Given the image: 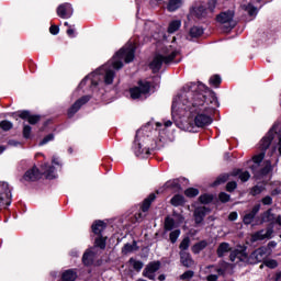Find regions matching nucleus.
I'll list each match as a JSON object with an SVG mask.
<instances>
[{"instance_id":"11","label":"nucleus","mask_w":281,"mask_h":281,"mask_svg":"<svg viewBox=\"0 0 281 281\" xmlns=\"http://www.w3.org/2000/svg\"><path fill=\"white\" fill-rule=\"evenodd\" d=\"M212 212V209L207 206H198L193 211V221L196 226L203 225V221H205V216Z\"/></svg>"},{"instance_id":"26","label":"nucleus","mask_w":281,"mask_h":281,"mask_svg":"<svg viewBox=\"0 0 281 281\" xmlns=\"http://www.w3.org/2000/svg\"><path fill=\"white\" fill-rule=\"evenodd\" d=\"M183 5V0H169L167 3V12H177Z\"/></svg>"},{"instance_id":"37","label":"nucleus","mask_w":281,"mask_h":281,"mask_svg":"<svg viewBox=\"0 0 281 281\" xmlns=\"http://www.w3.org/2000/svg\"><path fill=\"white\" fill-rule=\"evenodd\" d=\"M199 189L194 187H190L184 190V196H187L188 199H194L195 196H199Z\"/></svg>"},{"instance_id":"5","label":"nucleus","mask_w":281,"mask_h":281,"mask_svg":"<svg viewBox=\"0 0 281 281\" xmlns=\"http://www.w3.org/2000/svg\"><path fill=\"white\" fill-rule=\"evenodd\" d=\"M276 131H278V124H273L268 133L261 138L259 143V149L261 153L252 157L254 164H257L258 166L259 164H262L265 155H267V150H269L273 139H276Z\"/></svg>"},{"instance_id":"4","label":"nucleus","mask_w":281,"mask_h":281,"mask_svg":"<svg viewBox=\"0 0 281 281\" xmlns=\"http://www.w3.org/2000/svg\"><path fill=\"white\" fill-rule=\"evenodd\" d=\"M128 65V63H133L135 60V46L130 45L127 47H122L120 50L115 53L112 59V67L116 71H120L122 67H124V63Z\"/></svg>"},{"instance_id":"51","label":"nucleus","mask_w":281,"mask_h":281,"mask_svg":"<svg viewBox=\"0 0 281 281\" xmlns=\"http://www.w3.org/2000/svg\"><path fill=\"white\" fill-rule=\"evenodd\" d=\"M49 142H54V134L46 135L41 142L40 146H45V144H49Z\"/></svg>"},{"instance_id":"58","label":"nucleus","mask_w":281,"mask_h":281,"mask_svg":"<svg viewBox=\"0 0 281 281\" xmlns=\"http://www.w3.org/2000/svg\"><path fill=\"white\" fill-rule=\"evenodd\" d=\"M243 171V169H234L232 172H229V179L231 177H240V172Z\"/></svg>"},{"instance_id":"7","label":"nucleus","mask_w":281,"mask_h":281,"mask_svg":"<svg viewBox=\"0 0 281 281\" xmlns=\"http://www.w3.org/2000/svg\"><path fill=\"white\" fill-rule=\"evenodd\" d=\"M11 117H13V120H24V122H29V124H31V126H36V124H38V122H41L42 120V115L41 114H32V111L30 110H19L15 112H12Z\"/></svg>"},{"instance_id":"50","label":"nucleus","mask_w":281,"mask_h":281,"mask_svg":"<svg viewBox=\"0 0 281 281\" xmlns=\"http://www.w3.org/2000/svg\"><path fill=\"white\" fill-rule=\"evenodd\" d=\"M194 278V272L192 270H187L180 276V280H192Z\"/></svg>"},{"instance_id":"52","label":"nucleus","mask_w":281,"mask_h":281,"mask_svg":"<svg viewBox=\"0 0 281 281\" xmlns=\"http://www.w3.org/2000/svg\"><path fill=\"white\" fill-rule=\"evenodd\" d=\"M239 179L243 183H246L248 179H251V175L249 173V171H241L239 173Z\"/></svg>"},{"instance_id":"2","label":"nucleus","mask_w":281,"mask_h":281,"mask_svg":"<svg viewBox=\"0 0 281 281\" xmlns=\"http://www.w3.org/2000/svg\"><path fill=\"white\" fill-rule=\"evenodd\" d=\"M179 56L178 49H172V46H165L161 48V53H156L153 60L149 63V69L151 74H159L164 65H170L175 63V58Z\"/></svg>"},{"instance_id":"25","label":"nucleus","mask_w":281,"mask_h":281,"mask_svg":"<svg viewBox=\"0 0 281 281\" xmlns=\"http://www.w3.org/2000/svg\"><path fill=\"white\" fill-rule=\"evenodd\" d=\"M42 170H44L42 173L45 175L46 179H54V170H56V168L49 165V162H44L42 165Z\"/></svg>"},{"instance_id":"6","label":"nucleus","mask_w":281,"mask_h":281,"mask_svg":"<svg viewBox=\"0 0 281 281\" xmlns=\"http://www.w3.org/2000/svg\"><path fill=\"white\" fill-rule=\"evenodd\" d=\"M91 229L98 236L94 239V247L106 249V237L102 236V232L106 229V223L102 220H95L91 225Z\"/></svg>"},{"instance_id":"10","label":"nucleus","mask_w":281,"mask_h":281,"mask_svg":"<svg viewBox=\"0 0 281 281\" xmlns=\"http://www.w3.org/2000/svg\"><path fill=\"white\" fill-rule=\"evenodd\" d=\"M91 100V95H82L79 98L67 111V115L69 119L74 117L87 102Z\"/></svg>"},{"instance_id":"62","label":"nucleus","mask_w":281,"mask_h":281,"mask_svg":"<svg viewBox=\"0 0 281 281\" xmlns=\"http://www.w3.org/2000/svg\"><path fill=\"white\" fill-rule=\"evenodd\" d=\"M49 122H52L50 120H47L43 123V125L41 126L40 131L43 133L45 131H47V126H49Z\"/></svg>"},{"instance_id":"1","label":"nucleus","mask_w":281,"mask_h":281,"mask_svg":"<svg viewBox=\"0 0 281 281\" xmlns=\"http://www.w3.org/2000/svg\"><path fill=\"white\" fill-rule=\"evenodd\" d=\"M184 111H189L191 117H194V124L198 128H205L214 122L212 115L221 106L216 92L210 89L201 81L190 82L183 86L180 95Z\"/></svg>"},{"instance_id":"60","label":"nucleus","mask_w":281,"mask_h":281,"mask_svg":"<svg viewBox=\"0 0 281 281\" xmlns=\"http://www.w3.org/2000/svg\"><path fill=\"white\" fill-rule=\"evenodd\" d=\"M89 81V76H86L79 83V89H82L87 86V82Z\"/></svg>"},{"instance_id":"36","label":"nucleus","mask_w":281,"mask_h":281,"mask_svg":"<svg viewBox=\"0 0 281 281\" xmlns=\"http://www.w3.org/2000/svg\"><path fill=\"white\" fill-rule=\"evenodd\" d=\"M260 175L262 177H267L270 172H273V166L271 165V160H266V165L260 169Z\"/></svg>"},{"instance_id":"14","label":"nucleus","mask_w":281,"mask_h":281,"mask_svg":"<svg viewBox=\"0 0 281 281\" xmlns=\"http://www.w3.org/2000/svg\"><path fill=\"white\" fill-rule=\"evenodd\" d=\"M137 135H139V131L136 132V136L134 139V154L136 155V157H142L143 159L150 157V148L142 147V143H139V139H137Z\"/></svg>"},{"instance_id":"40","label":"nucleus","mask_w":281,"mask_h":281,"mask_svg":"<svg viewBox=\"0 0 281 281\" xmlns=\"http://www.w3.org/2000/svg\"><path fill=\"white\" fill-rule=\"evenodd\" d=\"M181 236V229H175L171 231L169 234V240L171 245H175V243H177V240H179V237Z\"/></svg>"},{"instance_id":"30","label":"nucleus","mask_w":281,"mask_h":281,"mask_svg":"<svg viewBox=\"0 0 281 281\" xmlns=\"http://www.w3.org/2000/svg\"><path fill=\"white\" fill-rule=\"evenodd\" d=\"M231 250H232V248H229L228 243L220 244V246L217 247V250H216L217 258H223L225 256V254H228V251H231Z\"/></svg>"},{"instance_id":"41","label":"nucleus","mask_w":281,"mask_h":281,"mask_svg":"<svg viewBox=\"0 0 281 281\" xmlns=\"http://www.w3.org/2000/svg\"><path fill=\"white\" fill-rule=\"evenodd\" d=\"M175 229V218L167 216L165 218V232H172Z\"/></svg>"},{"instance_id":"55","label":"nucleus","mask_w":281,"mask_h":281,"mask_svg":"<svg viewBox=\"0 0 281 281\" xmlns=\"http://www.w3.org/2000/svg\"><path fill=\"white\" fill-rule=\"evenodd\" d=\"M216 3H218V0H209L207 1V8L211 12H214L216 9Z\"/></svg>"},{"instance_id":"38","label":"nucleus","mask_w":281,"mask_h":281,"mask_svg":"<svg viewBox=\"0 0 281 281\" xmlns=\"http://www.w3.org/2000/svg\"><path fill=\"white\" fill-rule=\"evenodd\" d=\"M113 80H115V71L111 69L106 70L104 75V83L113 85Z\"/></svg>"},{"instance_id":"23","label":"nucleus","mask_w":281,"mask_h":281,"mask_svg":"<svg viewBox=\"0 0 281 281\" xmlns=\"http://www.w3.org/2000/svg\"><path fill=\"white\" fill-rule=\"evenodd\" d=\"M229 173H221L216 179L211 183V188H218V186H224L229 180Z\"/></svg>"},{"instance_id":"13","label":"nucleus","mask_w":281,"mask_h":281,"mask_svg":"<svg viewBox=\"0 0 281 281\" xmlns=\"http://www.w3.org/2000/svg\"><path fill=\"white\" fill-rule=\"evenodd\" d=\"M56 12L59 19H71L74 16V7L69 2H65L57 7Z\"/></svg>"},{"instance_id":"61","label":"nucleus","mask_w":281,"mask_h":281,"mask_svg":"<svg viewBox=\"0 0 281 281\" xmlns=\"http://www.w3.org/2000/svg\"><path fill=\"white\" fill-rule=\"evenodd\" d=\"M135 218L137 223H142L144 221V214L142 212H138L135 214Z\"/></svg>"},{"instance_id":"16","label":"nucleus","mask_w":281,"mask_h":281,"mask_svg":"<svg viewBox=\"0 0 281 281\" xmlns=\"http://www.w3.org/2000/svg\"><path fill=\"white\" fill-rule=\"evenodd\" d=\"M81 262L83 267H92L93 262H95V252L92 250V248L86 249L82 255Z\"/></svg>"},{"instance_id":"29","label":"nucleus","mask_w":281,"mask_h":281,"mask_svg":"<svg viewBox=\"0 0 281 281\" xmlns=\"http://www.w3.org/2000/svg\"><path fill=\"white\" fill-rule=\"evenodd\" d=\"M199 203L201 205H210L214 201V194L212 193H203L198 198Z\"/></svg>"},{"instance_id":"31","label":"nucleus","mask_w":281,"mask_h":281,"mask_svg":"<svg viewBox=\"0 0 281 281\" xmlns=\"http://www.w3.org/2000/svg\"><path fill=\"white\" fill-rule=\"evenodd\" d=\"M245 12H248V16H257L258 15V8L254 5V0H250L248 4L243 7Z\"/></svg>"},{"instance_id":"12","label":"nucleus","mask_w":281,"mask_h":281,"mask_svg":"<svg viewBox=\"0 0 281 281\" xmlns=\"http://www.w3.org/2000/svg\"><path fill=\"white\" fill-rule=\"evenodd\" d=\"M161 269V261L156 260L149 262L145 269L143 270L144 278H148V280H155V273Z\"/></svg>"},{"instance_id":"21","label":"nucleus","mask_w":281,"mask_h":281,"mask_svg":"<svg viewBox=\"0 0 281 281\" xmlns=\"http://www.w3.org/2000/svg\"><path fill=\"white\" fill-rule=\"evenodd\" d=\"M170 205H172L173 207H183L187 203L186 201V196H183L182 194H175L170 201H169Z\"/></svg>"},{"instance_id":"46","label":"nucleus","mask_w":281,"mask_h":281,"mask_svg":"<svg viewBox=\"0 0 281 281\" xmlns=\"http://www.w3.org/2000/svg\"><path fill=\"white\" fill-rule=\"evenodd\" d=\"M263 191L265 187L256 184L250 189V194L251 196H258V194H262Z\"/></svg>"},{"instance_id":"22","label":"nucleus","mask_w":281,"mask_h":281,"mask_svg":"<svg viewBox=\"0 0 281 281\" xmlns=\"http://www.w3.org/2000/svg\"><path fill=\"white\" fill-rule=\"evenodd\" d=\"M157 199V195L155 193H150L142 203L140 211L146 213L148 210H150V206L153 205V202Z\"/></svg>"},{"instance_id":"53","label":"nucleus","mask_w":281,"mask_h":281,"mask_svg":"<svg viewBox=\"0 0 281 281\" xmlns=\"http://www.w3.org/2000/svg\"><path fill=\"white\" fill-rule=\"evenodd\" d=\"M265 265L268 267V269H277L278 261L276 259H269L265 261Z\"/></svg>"},{"instance_id":"54","label":"nucleus","mask_w":281,"mask_h":281,"mask_svg":"<svg viewBox=\"0 0 281 281\" xmlns=\"http://www.w3.org/2000/svg\"><path fill=\"white\" fill-rule=\"evenodd\" d=\"M262 205H273V198L271 195H266L261 199Z\"/></svg>"},{"instance_id":"19","label":"nucleus","mask_w":281,"mask_h":281,"mask_svg":"<svg viewBox=\"0 0 281 281\" xmlns=\"http://www.w3.org/2000/svg\"><path fill=\"white\" fill-rule=\"evenodd\" d=\"M165 190H172L173 192H183V187H181V180L179 179H173V180H168L164 184Z\"/></svg>"},{"instance_id":"44","label":"nucleus","mask_w":281,"mask_h":281,"mask_svg":"<svg viewBox=\"0 0 281 281\" xmlns=\"http://www.w3.org/2000/svg\"><path fill=\"white\" fill-rule=\"evenodd\" d=\"M22 135L24 139H32V126L24 124Z\"/></svg>"},{"instance_id":"24","label":"nucleus","mask_w":281,"mask_h":281,"mask_svg":"<svg viewBox=\"0 0 281 281\" xmlns=\"http://www.w3.org/2000/svg\"><path fill=\"white\" fill-rule=\"evenodd\" d=\"M78 280V272L74 269L65 270L61 274V281H75Z\"/></svg>"},{"instance_id":"45","label":"nucleus","mask_w":281,"mask_h":281,"mask_svg":"<svg viewBox=\"0 0 281 281\" xmlns=\"http://www.w3.org/2000/svg\"><path fill=\"white\" fill-rule=\"evenodd\" d=\"M179 249L180 251H188L190 249V238L188 236L181 240Z\"/></svg>"},{"instance_id":"48","label":"nucleus","mask_w":281,"mask_h":281,"mask_svg":"<svg viewBox=\"0 0 281 281\" xmlns=\"http://www.w3.org/2000/svg\"><path fill=\"white\" fill-rule=\"evenodd\" d=\"M218 201H221L222 203H229V201H232V195H229V193L220 192Z\"/></svg>"},{"instance_id":"59","label":"nucleus","mask_w":281,"mask_h":281,"mask_svg":"<svg viewBox=\"0 0 281 281\" xmlns=\"http://www.w3.org/2000/svg\"><path fill=\"white\" fill-rule=\"evenodd\" d=\"M238 213L237 212H231L228 215V221H237Z\"/></svg>"},{"instance_id":"17","label":"nucleus","mask_w":281,"mask_h":281,"mask_svg":"<svg viewBox=\"0 0 281 281\" xmlns=\"http://www.w3.org/2000/svg\"><path fill=\"white\" fill-rule=\"evenodd\" d=\"M234 15H235L234 11L227 10L217 14L216 21L217 23H222V24L232 23L234 21Z\"/></svg>"},{"instance_id":"34","label":"nucleus","mask_w":281,"mask_h":281,"mask_svg":"<svg viewBox=\"0 0 281 281\" xmlns=\"http://www.w3.org/2000/svg\"><path fill=\"white\" fill-rule=\"evenodd\" d=\"M181 27V21L173 20L169 23V26L167 29V32L169 34H175V32H178V30Z\"/></svg>"},{"instance_id":"49","label":"nucleus","mask_w":281,"mask_h":281,"mask_svg":"<svg viewBox=\"0 0 281 281\" xmlns=\"http://www.w3.org/2000/svg\"><path fill=\"white\" fill-rule=\"evenodd\" d=\"M238 188V182L236 181H229L226 183L225 190L226 192H234Z\"/></svg>"},{"instance_id":"42","label":"nucleus","mask_w":281,"mask_h":281,"mask_svg":"<svg viewBox=\"0 0 281 281\" xmlns=\"http://www.w3.org/2000/svg\"><path fill=\"white\" fill-rule=\"evenodd\" d=\"M130 265H133V269L135 271H142V269H144V262H142L140 260H135V258H130L128 260Z\"/></svg>"},{"instance_id":"32","label":"nucleus","mask_w":281,"mask_h":281,"mask_svg":"<svg viewBox=\"0 0 281 281\" xmlns=\"http://www.w3.org/2000/svg\"><path fill=\"white\" fill-rule=\"evenodd\" d=\"M238 256H241L243 258H249V256L247 255L246 249H244V250L235 249L229 255L231 262H236V259L238 258Z\"/></svg>"},{"instance_id":"8","label":"nucleus","mask_w":281,"mask_h":281,"mask_svg":"<svg viewBox=\"0 0 281 281\" xmlns=\"http://www.w3.org/2000/svg\"><path fill=\"white\" fill-rule=\"evenodd\" d=\"M12 205V189L8 182L0 181V212Z\"/></svg>"},{"instance_id":"18","label":"nucleus","mask_w":281,"mask_h":281,"mask_svg":"<svg viewBox=\"0 0 281 281\" xmlns=\"http://www.w3.org/2000/svg\"><path fill=\"white\" fill-rule=\"evenodd\" d=\"M180 262L182 267H186V269H190L194 265V259H192V255L188 251L180 250Z\"/></svg>"},{"instance_id":"3","label":"nucleus","mask_w":281,"mask_h":281,"mask_svg":"<svg viewBox=\"0 0 281 281\" xmlns=\"http://www.w3.org/2000/svg\"><path fill=\"white\" fill-rule=\"evenodd\" d=\"M263 223H270L268 227L265 229L257 231L251 235L250 241L258 243V240L271 239L273 236V227L276 225V214L272 213L271 209H268L266 212L261 213L259 225H263Z\"/></svg>"},{"instance_id":"15","label":"nucleus","mask_w":281,"mask_h":281,"mask_svg":"<svg viewBox=\"0 0 281 281\" xmlns=\"http://www.w3.org/2000/svg\"><path fill=\"white\" fill-rule=\"evenodd\" d=\"M260 204H255L251 209V211L244 215L243 223L244 225H251L258 215V212H260Z\"/></svg>"},{"instance_id":"47","label":"nucleus","mask_w":281,"mask_h":281,"mask_svg":"<svg viewBox=\"0 0 281 281\" xmlns=\"http://www.w3.org/2000/svg\"><path fill=\"white\" fill-rule=\"evenodd\" d=\"M134 247H137V241H133V245L125 244L122 248V254H131L134 249Z\"/></svg>"},{"instance_id":"57","label":"nucleus","mask_w":281,"mask_h":281,"mask_svg":"<svg viewBox=\"0 0 281 281\" xmlns=\"http://www.w3.org/2000/svg\"><path fill=\"white\" fill-rule=\"evenodd\" d=\"M66 34L69 38H76V31L71 26L70 29H67Z\"/></svg>"},{"instance_id":"64","label":"nucleus","mask_w":281,"mask_h":281,"mask_svg":"<svg viewBox=\"0 0 281 281\" xmlns=\"http://www.w3.org/2000/svg\"><path fill=\"white\" fill-rule=\"evenodd\" d=\"M278 194H281V190L280 189H273L272 191H271V196H278Z\"/></svg>"},{"instance_id":"33","label":"nucleus","mask_w":281,"mask_h":281,"mask_svg":"<svg viewBox=\"0 0 281 281\" xmlns=\"http://www.w3.org/2000/svg\"><path fill=\"white\" fill-rule=\"evenodd\" d=\"M203 33H204V30L201 26H192L189 32L191 38H201V35Z\"/></svg>"},{"instance_id":"43","label":"nucleus","mask_w":281,"mask_h":281,"mask_svg":"<svg viewBox=\"0 0 281 281\" xmlns=\"http://www.w3.org/2000/svg\"><path fill=\"white\" fill-rule=\"evenodd\" d=\"M0 128L1 131H4L5 133H8V131H12V128H14V124H12V122L8 120H3L0 122Z\"/></svg>"},{"instance_id":"35","label":"nucleus","mask_w":281,"mask_h":281,"mask_svg":"<svg viewBox=\"0 0 281 281\" xmlns=\"http://www.w3.org/2000/svg\"><path fill=\"white\" fill-rule=\"evenodd\" d=\"M209 82H210L211 87L218 89V87H221V82H223V79L221 78V75H213L209 79Z\"/></svg>"},{"instance_id":"20","label":"nucleus","mask_w":281,"mask_h":281,"mask_svg":"<svg viewBox=\"0 0 281 281\" xmlns=\"http://www.w3.org/2000/svg\"><path fill=\"white\" fill-rule=\"evenodd\" d=\"M190 13L195 16V19H205V16H207V8H205V5L193 7L191 8Z\"/></svg>"},{"instance_id":"56","label":"nucleus","mask_w":281,"mask_h":281,"mask_svg":"<svg viewBox=\"0 0 281 281\" xmlns=\"http://www.w3.org/2000/svg\"><path fill=\"white\" fill-rule=\"evenodd\" d=\"M49 32L53 34V36H57V34L60 32V27L58 25H50Z\"/></svg>"},{"instance_id":"28","label":"nucleus","mask_w":281,"mask_h":281,"mask_svg":"<svg viewBox=\"0 0 281 281\" xmlns=\"http://www.w3.org/2000/svg\"><path fill=\"white\" fill-rule=\"evenodd\" d=\"M136 88H138L140 90V92L144 95H146L147 93H150V81H144L140 79L137 81Z\"/></svg>"},{"instance_id":"39","label":"nucleus","mask_w":281,"mask_h":281,"mask_svg":"<svg viewBox=\"0 0 281 281\" xmlns=\"http://www.w3.org/2000/svg\"><path fill=\"white\" fill-rule=\"evenodd\" d=\"M130 95H131L132 100H139V98H142V95H144V94H143L142 90L139 88H137V86H136V87H133L130 89Z\"/></svg>"},{"instance_id":"27","label":"nucleus","mask_w":281,"mask_h":281,"mask_svg":"<svg viewBox=\"0 0 281 281\" xmlns=\"http://www.w3.org/2000/svg\"><path fill=\"white\" fill-rule=\"evenodd\" d=\"M206 247H207V240L203 239L201 241L195 243L191 247V251L196 256L199 255V252L203 251V249H205Z\"/></svg>"},{"instance_id":"63","label":"nucleus","mask_w":281,"mask_h":281,"mask_svg":"<svg viewBox=\"0 0 281 281\" xmlns=\"http://www.w3.org/2000/svg\"><path fill=\"white\" fill-rule=\"evenodd\" d=\"M207 281H218V274H209L206 277Z\"/></svg>"},{"instance_id":"9","label":"nucleus","mask_w":281,"mask_h":281,"mask_svg":"<svg viewBox=\"0 0 281 281\" xmlns=\"http://www.w3.org/2000/svg\"><path fill=\"white\" fill-rule=\"evenodd\" d=\"M43 179V171L34 165L32 168L27 169L23 177L20 179L21 183H34L36 181H41Z\"/></svg>"}]
</instances>
